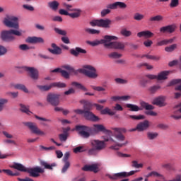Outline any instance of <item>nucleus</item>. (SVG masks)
I'll use <instances>...</instances> for the list:
<instances>
[{
	"label": "nucleus",
	"instance_id": "nucleus-8",
	"mask_svg": "<svg viewBox=\"0 0 181 181\" xmlns=\"http://www.w3.org/2000/svg\"><path fill=\"white\" fill-rule=\"evenodd\" d=\"M4 23L7 28H13V29L19 28L18 18L13 16H7L4 20Z\"/></svg>",
	"mask_w": 181,
	"mask_h": 181
},
{
	"label": "nucleus",
	"instance_id": "nucleus-9",
	"mask_svg": "<svg viewBox=\"0 0 181 181\" xmlns=\"http://www.w3.org/2000/svg\"><path fill=\"white\" fill-rule=\"evenodd\" d=\"M139 170H132L129 173L127 172H122L115 173L113 175H109V179H111V180H119V179H122V177H128V176H132V175H135V173H138Z\"/></svg>",
	"mask_w": 181,
	"mask_h": 181
},
{
	"label": "nucleus",
	"instance_id": "nucleus-5",
	"mask_svg": "<svg viewBox=\"0 0 181 181\" xmlns=\"http://www.w3.org/2000/svg\"><path fill=\"white\" fill-rule=\"evenodd\" d=\"M13 35L15 36H22V32L18 30H4L1 33V37L4 42H9L11 40H15V37Z\"/></svg>",
	"mask_w": 181,
	"mask_h": 181
},
{
	"label": "nucleus",
	"instance_id": "nucleus-18",
	"mask_svg": "<svg viewBox=\"0 0 181 181\" xmlns=\"http://www.w3.org/2000/svg\"><path fill=\"white\" fill-rule=\"evenodd\" d=\"M90 144H91V146H93V148H97L98 151H103V149L105 148V144L103 141L92 140Z\"/></svg>",
	"mask_w": 181,
	"mask_h": 181
},
{
	"label": "nucleus",
	"instance_id": "nucleus-7",
	"mask_svg": "<svg viewBox=\"0 0 181 181\" xmlns=\"http://www.w3.org/2000/svg\"><path fill=\"white\" fill-rule=\"evenodd\" d=\"M23 125L27 127L28 129H30V132H32V134H35V135H40V136H45V135H46V133L40 130L39 127H37V124H36V123L35 122H23Z\"/></svg>",
	"mask_w": 181,
	"mask_h": 181
},
{
	"label": "nucleus",
	"instance_id": "nucleus-28",
	"mask_svg": "<svg viewBox=\"0 0 181 181\" xmlns=\"http://www.w3.org/2000/svg\"><path fill=\"white\" fill-rule=\"evenodd\" d=\"M40 165L41 166H44L45 169H49V170H53V168H56V166H57V164H56V163H53L50 165L45 161H41Z\"/></svg>",
	"mask_w": 181,
	"mask_h": 181
},
{
	"label": "nucleus",
	"instance_id": "nucleus-19",
	"mask_svg": "<svg viewBox=\"0 0 181 181\" xmlns=\"http://www.w3.org/2000/svg\"><path fill=\"white\" fill-rule=\"evenodd\" d=\"M3 135L6 138V140H4L5 144H12L13 145H16V141L13 139V136L12 134L6 132V131H3L2 132Z\"/></svg>",
	"mask_w": 181,
	"mask_h": 181
},
{
	"label": "nucleus",
	"instance_id": "nucleus-60",
	"mask_svg": "<svg viewBox=\"0 0 181 181\" xmlns=\"http://www.w3.org/2000/svg\"><path fill=\"white\" fill-rule=\"evenodd\" d=\"M177 6H179V0H171L170 3V7L177 8Z\"/></svg>",
	"mask_w": 181,
	"mask_h": 181
},
{
	"label": "nucleus",
	"instance_id": "nucleus-57",
	"mask_svg": "<svg viewBox=\"0 0 181 181\" xmlns=\"http://www.w3.org/2000/svg\"><path fill=\"white\" fill-rule=\"evenodd\" d=\"M151 176H154L155 177H160L162 175L156 171H152L146 175V177H151Z\"/></svg>",
	"mask_w": 181,
	"mask_h": 181
},
{
	"label": "nucleus",
	"instance_id": "nucleus-51",
	"mask_svg": "<svg viewBox=\"0 0 181 181\" xmlns=\"http://www.w3.org/2000/svg\"><path fill=\"white\" fill-rule=\"evenodd\" d=\"M81 152H86V149H84V146H78L74 148V153H81Z\"/></svg>",
	"mask_w": 181,
	"mask_h": 181
},
{
	"label": "nucleus",
	"instance_id": "nucleus-64",
	"mask_svg": "<svg viewBox=\"0 0 181 181\" xmlns=\"http://www.w3.org/2000/svg\"><path fill=\"white\" fill-rule=\"evenodd\" d=\"M61 76L64 78H69L70 74L65 70L61 69Z\"/></svg>",
	"mask_w": 181,
	"mask_h": 181
},
{
	"label": "nucleus",
	"instance_id": "nucleus-47",
	"mask_svg": "<svg viewBox=\"0 0 181 181\" xmlns=\"http://www.w3.org/2000/svg\"><path fill=\"white\" fill-rule=\"evenodd\" d=\"M2 172L6 173V175H8V176H19V173H13L12 170H2Z\"/></svg>",
	"mask_w": 181,
	"mask_h": 181
},
{
	"label": "nucleus",
	"instance_id": "nucleus-46",
	"mask_svg": "<svg viewBox=\"0 0 181 181\" xmlns=\"http://www.w3.org/2000/svg\"><path fill=\"white\" fill-rule=\"evenodd\" d=\"M115 82L116 84H128V80L121 78H115Z\"/></svg>",
	"mask_w": 181,
	"mask_h": 181
},
{
	"label": "nucleus",
	"instance_id": "nucleus-63",
	"mask_svg": "<svg viewBox=\"0 0 181 181\" xmlns=\"http://www.w3.org/2000/svg\"><path fill=\"white\" fill-rule=\"evenodd\" d=\"M90 26H93V28L98 26L100 28V20H93L90 21Z\"/></svg>",
	"mask_w": 181,
	"mask_h": 181
},
{
	"label": "nucleus",
	"instance_id": "nucleus-59",
	"mask_svg": "<svg viewBox=\"0 0 181 181\" xmlns=\"http://www.w3.org/2000/svg\"><path fill=\"white\" fill-rule=\"evenodd\" d=\"M129 118H131L132 119H136V120H139V119H145V116L142 115H139L138 116L136 115H129Z\"/></svg>",
	"mask_w": 181,
	"mask_h": 181
},
{
	"label": "nucleus",
	"instance_id": "nucleus-52",
	"mask_svg": "<svg viewBox=\"0 0 181 181\" xmlns=\"http://www.w3.org/2000/svg\"><path fill=\"white\" fill-rule=\"evenodd\" d=\"M121 35H122V36H125L126 37H129V36L132 35V33L127 29H122L121 30Z\"/></svg>",
	"mask_w": 181,
	"mask_h": 181
},
{
	"label": "nucleus",
	"instance_id": "nucleus-25",
	"mask_svg": "<svg viewBox=\"0 0 181 181\" xmlns=\"http://www.w3.org/2000/svg\"><path fill=\"white\" fill-rule=\"evenodd\" d=\"M111 20L107 19H100L99 20V28H105V29L110 28V25L111 24Z\"/></svg>",
	"mask_w": 181,
	"mask_h": 181
},
{
	"label": "nucleus",
	"instance_id": "nucleus-53",
	"mask_svg": "<svg viewBox=\"0 0 181 181\" xmlns=\"http://www.w3.org/2000/svg\"><path fill=\"white\" fill-rule=\"evenodd\" d=\"M100 152L99 150L95 148V147L92 146L91 148H90L88 151V155H97Z\"/></svg>",
	"mask_w": 181,
	"mask_h": 181
},
{
	"label": "nucleus",
	"instance_id": "nucleus-43",
	"mask_svg": "<svg viewBox=\"0 0 181 181\" xmlns=\"http://www.w3.org/2000/svg\"><path fill=\"white\" fill-rule=\"evenodd\" d=\"M108 57H109L110 59H121V57H122V54H119V53L117 52H113L109 54H108Z\"/></svg>",
	"mask_w": 181,
	"mask_h": 181
},
{
	"label": "nucleus",
	"instance_id": "nucleus-42",
	"mask_svg": "<svg viewBox=\"0 0 181 181\" xmlns=\"http://www.w3.org/2000/svg\"><path fill=\"white\" fill-rule=\"evenodd\" d=\"M15 88L21 90V91H23L24 93H29V90H28V88L23 84H16L15 85Z\"/></svg>",
	"mask_w": 181,
	"mask_h": 181
},
{
	"label": "nucleus",
	"instance_id": "nucleus-4",
	"mask_svg": "<svg viewBox=\"0 0 181 181\" xmlns=\"http://www.w3.org/2000/svg\"><path fill=\"white\" fill-rule=\"evenodd\" d=\"M79 73L84 74L88 78L95 79L98 77V74H97V69L91 65H85L82 69L78 70Z\"/></svg>",
	"mask_w": 181,
	"mask_h": 181
},
{
	"label": "nucleus",
	"instance_id": "nucleus-12",
	"mask_svg": "<svg viewBox=\"0 0 181 181\" xmlns=\"http://www.w3.org/2000/svg\"><path fill=\"white\" fill-rule=\"evenodd\" d=\"M141 105L142 108H144L147 110L146 112H145L146 115H151V117H156V115H158V113L152 111V110L155 109V107H153V105H149L148 103L146 102H141Z\"/></svg>",
	"mask_w": 181,
	"mask_h": 181
},
{
	"label": "nucleus",
	"instance_id": "nucleus-44",
	"mask_svg": "<svg viewBox=\"0 0 181 181\" xmlns=\"http://www.w3.org/2000/svg\"><path fill=\"white\" fill-rule=\"evenodd\" d=\"M177 47V45L176 44H173L172 45H170L168 47H166L165 48V52H167L168 53H172V52H174L175 49Z\"/></svg>",
	"mask_w": 181,
	"mask_h": 181
},
{
	"label": "nucleus",
	"instance_id": "nucleus-24",
	"mask_svg": "<svg viewBox=\"0 0 181 181\" xmlns=\"http://www.w3.org/2000/svg\"><path fill=\"white\" fill-rule=\"evenodd\" d=\"M52 48H49L48 51L49 53H52V54H62V48L58 47L56 44L52 43L51 45Z\"/></svg>",
	"mask_w": 181,
	"mask_h": 181
},
{
	"label": "nucleus",
	"instance_id": "nucleus-17",
	"mask_svg": "<svg viewBox=\"0 0 181 181\" xmlns=\"http://www.w3.org/2000/svg\"><path fill=\"white\" fill-rule=\"evenodd\" d=\"M83 117L86 119L88 121H93V122H95L100 119L98 117L95 116L91 111H86L83 113Z\"/></svg>",
	"mask_w": 181,
	"mask_h": 181
},
{
	"label": "nucleus",
	"instance_id": "nucleus-56",
	"mask_svg": "<svg viewBox=\"0 0 181 181\" xmlns=\"http://www.w3.org/2000/svg\"><path fill=\"white\" fill-rule=\"evenodd\" d=\"M91 88L94 90L95 91L101 92V91H105V88L102 86H90Z\"/></svg>",
	"mask_w": 181,
	"mask_h": 181
},
{
	"label": "nucleus",
	"instance_id": "nucleus-49",
	"mask_svg": "<svg viewBox=\"0 0 181 181\" xmlns=\"http://www.w3.org/2000/svg\"><path fill=\"white\" fill-rule=\"evenodd\" d=\"M54 30L58 35H61L62 36H66V35H67V32H66V30H62L60 28H54Z\"/></svg>",
	"mask_w": 181,
	"mask_h": 181
},
{
	"label": "nucleus",
	"instance_id": "nucleus-54",
	"mask_svg": "<svg viewBox=\"0 0 181 181\" xmlns=\"http://www.w3.org/2000/svg\"><path fill=\"white\" fill-rule=\"evenodd\" d=\"M69 138V134H60L59 135V139L61 142H66Z\"/></svg>",
	"mask_w": 181,
	"mask_h": 181
},
{
	"label": "nucleus",
	"instance_id": "nucleus-31",
	"mask_svg": "<svg viewBox=\"0 0 181 181\" xmlns=\"http://www.w3.org/2000/svg\"><path fill=\"white\" fill-rule=\"evenodd\" d=\"M169 76V71H164L159 73L157 76V80H166Z\"/></svg>",
	"mask_w": 181,
	"mask_h": 181
},
{
	"label": "nucleus",
	"instance_id": "nucleus-61",
	"mask_svg": "<svg viewBox=\"0 0 181 181\" xmlns=\"http://www.w3.org/2000/svg\"><path fill=\"white\" fill-rule=\"evenodd\" d=\"M8 53V49H6V47L0 45V56H5Z\"/></svg>",
	"mask_w": 181,
	"mask_h": 181
},
{
	"label": "nucleus",
	"instance_id": "nucleus-30",
	"mask_svg": "<svg viewBox=\"0 0 181 181\" xmlns=\"http://www.w3.org/2000/svg\"><path fill=\"white\" fill-rule=\"evenodd\" d=\"M175 40V38H171L169 40H163L158 42H157V46H166V45H170L171 43H173Z\"/></svg>",
	"mask_w": 181,
	"mask_h": 181
},
{
	"label": "nucleus",
	"instance_id": "nucleus-20",
	"mask_svg": "<svg viewBox=\"0 0 181 181\" xmlns=\"http://www.w3.org/2000/svg\"><path fill=\"white\" fill-rule=\"evenodd\" d=\"M138 132H144L149 128V121L144 120V122H139L137 125Z\"/></svg>",
	"mask_w": 181,
	"mask_h": 181
},
{
	"label": "nucleus",
	"instance_id": "nucleus-6",
	"mask_svg": "<svg viewBox=\"0 0 181 181\" xmlns=\"http://www.w3.org/2000/svg\"><path fill=\"white\" fill-rule=\"evenodd\" d=\"M112 40H118V37L114 35H105L103 39L95 40V41H88L87 43L93 47L103 45L104 47H105L107 42H112Z\"/></svg>",
	"mask_w": 181,
	"mask_h": 181
},
{
	"label": "nucleus",
	"instance_id": "nucleus-29",
	"mask_svg": "<svg viewBox=\"0 0 181 181\" xmlns=\"http://www.w3.org/2000/svg\"><path fill=\"white\" fill-rule=\"evenodd\" d=\"M83 105V111L86 112V111H91L93 108V105L87 100L81 101Z\"/></svg>",
	"mask_w": 181,
	"mask_h": 181
},
{
	"label": "nucleus",
	"instance_id": "nucleus-37",
	"mask_svg": "<svg viewBox=\"0 0 181 181\" xmlns=\"http://www.w3.org/2000/svg\"><path fill=\"white\" fill-rule=\"evenodd\" d=\"M9 103V100L6 98H0V112H2L4 111V109L5 108V105Z\"/></svg>",
	"mask_w": 181,
	"mask_h": 181
},
{
	"label": "nucleus",
	"instance_id": "nucleus-1",
	"mask_svg": "<svg viewBox=\"0 0 181 181\" xmlns=\"http://www.w3.org/2000/svg\"><path fill=\"white\" fill-rule=\"evenodd\" d=\"M76 131L78 132L81 138H90V132H104L105 134H110L111 132L105 129L103 124H94L93 128L84 125H76L75 127Z\"/></svg>",
	"mask_w": 181,
	"mask_h": 181
},
{
	"label": "nucleus",
	"instance_id": "nucleus-16",
	"mask_svg": "<svg viewBox=\"0 0 181 181\" xmlns=\"http://www.w3.org/2000/svg\"><path fill=\"white\" fill-rule=\"evenodd\" d=\"M176 30V25L172 24L160 28V33H173Z\"/></svg>",
	"mask_w": 181,
	"mask_h": 181
},
{
	"label": "nucleus",
	"instance_id": "nucleus-58",
	"mask_svg": "<svg viewBox=\"0 0 181 181\" xmlns=\"http://www.w3.org/2000/svg\"><path fill=\"white\" fill-rule=\"evenodd\" d=\"M37 87L41 91H49L52 88V86H38Z\"/></svg>",
	"mask_w": 181,
	"mask_h": 181
},
{
	"label": "nucleus",
	"instance_id": "nucleus-34",
	"mask_svg": "<svg viewBox=\"0 0 181 181\" xmlns=\"http://www.w3.org/2000/svg\"><path fill=\"white\" fill-rule=\"evenodd\" d=\"M71 86H73L74 87H76V88H78L79 90H82V91H88V89H87L86 86H83L78 82L74 81L71 83Z\"/></svg>",
	"mask_w": 181,
	"mask_h": 181
},
{
	"label": "nucleus",
	"instance_id": "nucleus-55",
	"mask_svg": "<svg viewBox=\"0 0 181 181\" xmlns=\"http://www.w3.org/2000/svg\"><path fill=\"white\" fill-rule=\"evenodd\" d=\"M69 168H70V162H64V165L62 170V173H66Z\"/></svg>",
	"mask_w": 181,
	"mask_h": 181
},
{
	"label": "nucleus",
	"instance_id": "nucleus-39",
	"mask_svg": "<svg viewBox=\"0 0 181 181\" xmlns=\"http://www.w3.org/2000/svg\"><path fill=\"white\" fill-rule=\"evenodd\" d=\"M145 16L144 14H141L139 13H135L133 16V19L134 21H136L137 22H141V21H143L144 19Z\"/></svg>",
	"mask_w": 181,
	"mask_h": 181
},
{
	"label": "nucleus",
	"instance_id": "nucleus-41",
	"mask_svg": "<svg viewBox=\"0 0 181 181\" xmlns=\"http://www.w3.org/2000/svg\"><path fill=\"white\" fill-rule=\"evenodd\" d=\"M84 30L86 33H88V35H100L99 30H95L93 28H85Z\"/></svg>",
	"mask_w": 181,
	"mask_h": 181
},
{
	"label": "nucleus",
	"instance_id": "nucleus-45",
	"mask_svg": "<svg viewBox=\"0 0 181 181\" xmlns=\"http://www.w3.org/2000/svg\"><path fill=\"white\" fill-rule=\"evenodd\" d=\"M51 87H57V88H64L66 83L62 82H55L51 84Z\"/></svg>",
	"mask_w": 181,
	"mask_h": 181
},
{
	"label": "nucleus",
	"instance_id": "nucleus-38",
	"mask_svg": "<svg viewBox=\"0 0 181 181\" xmlns=\"http://www.w3.org/2000/svg\"><path fill=\"white\" fill-rule=\"evenodd\" d=\"M148 21L149 22H162V21H163V16L161 15H157L156 16L151 17Z\"/></svg>",
	"mask_w": 181,
	"mask_h": 181
},
{
	"label": "nucleus",
	"instance_id": "nucleus-13",
	"mask_svg": "<svg viewBox=\"0 0 181 181\" xmlns=\"http://www.w3.org/2000/svg\"><path fill=\"white\" fill-rule=\"evenodd\" d=\"M152 104L157 107H166V96L160 95L153 100Z\"/></svg>",
	"mask_w": 181,
	"mask_h": 181
},
{
	"label": "nucleus",
	"instance_id": "nucleus-48",
	"mask_svg": "<svg viewBox=\"0 0 181 181\" xmlns=\"http://www.w3.org/2000/svg\"><path fill=\"white\" fill-rule=\"evenodd\" d=\"M132 167L135 168V169H139L141 168H144V164L142 163H138V161L133 160L132 162Z\"/></svg>",
	"mask_w": 181,
	"mask_h": 181
},
{
	"label": "nucleus",
	"instance_id": "nucleus-32",
	"mask_svg": "<svg viewBox=\"0 0 181 181\" xmlns=\"http://www.w3.org/2000/svg\"><path fill=\"white\" fill-rule=\"evenodd\" d=\"M159 136V134L158 132H147V139L149 141H153V139H156Z\"/></svg>",
	"mask_w": 181,
	"mask_h": 181
},
{
	"label": "nucleus",
	"instance_id": "nucleus-10",
	"mask_svg": "<svg viewBox=\"0 0 181 181\" xmlns=\"http://www.w3.org/2000/svg\"><path fill=\"white\" fill-rule=\"evenodd\" d=\"M47 102L52 107H57L60 104V95L56 93H49L47 95Z\"/></svg>",
	"mask_w": 181,
	"mask_h": 181
},
{
	"label": "nucleus",
	"instance_id": "nucleus-35",
	"mask_svg": "<svg viewBox=\"0 0 181 181\" xmlns=\"http://www.w3.org/2000/svg\"><path fill=\"white\" fill-rule=\"evenodd\" d=\"M20 107V110L22 112H25V114H27V115H30L31 114H33L30 110H29V107H26V105L23 104H21Z\"/></svg>",
	"mask_w": 181,
	"mask_h": 181
},
{
	"label": "nucleus",
	"instance_id": "nucleus-36",
	"mask_svg": "<svg viewBox=\"0 0 181 181\" xmlns=\"http://www.w3.org/2000/svg\"><path fill=\"white\" fill-rule=\"evenodd\" d=\"M100 112L103 115H106L107 114V115H115V112L112 111L109 107H105V109L102 110Z\"/></svg>",
	"mask_w": 181,
	"mask_h": 181
},
{
	"label": "nucleus",
	"instance_id": "nucleus-14",
	"mask_svg": "<svg viewBox=\"0 0 181 181\" xmlns=\"http://www.w3.org/2000/svg\"><path fill=\"white\" fill-rule=\"evenodd\" d=\"M24 70L29 73L30 77H31L33 80H37L39 78V71L34 67L24 66Z\"/></svg>",
	"mask_w": 181,
	"mask_h": 181
},
{
	"label": "nucleus",
	"instance_id": "nucleus-21",
	"mask_svg": "<svg viewBox=\"0 0 181 181\" xmlns=\"http://www.w3.org/2000/svg\"><path fill=\"white\" fill-rule=\"evenodd\" d=\"M25 42L27 43H32V44H36V43H45V40L40 37H28Z\"/></svg>",
	"mask_w": 181,
	"mask_h": 181
},
{
	"label": "nucleus",
	"instance_id": "nucleus-33",
	"mask_svg": "<svg viewBox=\"0 0 181 181\" xmlns=\"http://www.w3.org/2000/svg\"><path fill=\"white\" fill-rule=\"evenodd\" d=\"M126 107H127V108H129V111H132V112H135L142 110V109L140 108L139 107H138V105H136L127 104Z\"/></svg>",
	"mask_w": 181,
	"mask_h": 181
},
{
	"label": "nucleus",
	"instance_id": "nucleus-11",
	"mask_svg": "<svg viewBox=\"0 0 181 181\" xmlns=\"http://www.w3.org/2000/svg\"><path fill=\"white\" fill-rule=\"evenodd\" d=\"M105 49H115L116 50H124L125 49V44L122 42H107V44H105Z\"/></svg>",
	"mask_w": 181,
	"mask_h": 181
},
{
	"label": "nucleus",
	"instance_id": "nucleus-3",
	"mask_svg": "<svg viewBox=\"0 0 181 181\" xmlns=\"http://www.w3.org/2000/svg\"><path fill=\"white\" fill-rule=\"evenodd\" d=\"M113 136H115L117 141H115L114 139H111L112 142H115V144H116L115 146H112L111 149L118 151L119 148H122V146H125V145L128 144V141L122 143L124 142V141H125V136H124L122 133H117V132H115Z\"/></svg>",
	"mask_w": 181,
	"mask_h": 181
},
{
	"label": "nucleus",
	"instance_id": "nucleus-2",
	"mask_svg": "<svg viewBox=\"0 0 181 181\" xmlns=\"http://www.w3.org/2000/svg\"><path fill=\"white\" fill-rule=\"evenodd\" d=\"M13 169H16L20 172H27L29 173L31 177H39L40 175L39 173H44L45 170L42 169L40 167H35L33 168H26L21 163H16L13 166H11Z\"/></svg>",
	"mask_w": 181,
	"mask_h": 181
},
{
	"label": "nucleus",
	"instance_id": "nucleus-15",
	"mask_svg": "<svg viewBox=\"0 0 181 181\" xmlns=\"http://www.w3.org/2000/svg\"><path fill=\"white\" fill-rule=\"evenodd\" d=\"M107 8L109 9H118V8L120 9H125V8H127V4L124 2L116 1L113 4H107Z\"/></svg>",
	"mask_w": 181,
	"mask_h": 181
},
{
	"label": "nucleus",
	"instance_id": "nucleus-50",
	"mask_svg": "<svg viewBox=\"0 0 181 181\" xmlns=\"http://www.w3.org/2000/svg\"><path fill=\"white\" fill-rule=\"evenodd\" d=\"M160 86L159 85L153 86L149 88V91L151 94H155V93H156L158 90H160Z\"/></svg>",
	"mask_w": 181,
	"mask_h": 181
},
{
	"label": "nucleus",
	"instance_id": "nucleus-27",
	"mask_svg": "<svg viewBox=\"0 0 181 181\" xmlns=\"http://www.w3.org/2000/svg\"><path fill=\"white\" fill-rule=\"evenodd\" d=\"M74 13H69V16L72 19H76V18H80L81 15V9L80 8H73Z\"/></svg>",
	"mask_w": 181,
	"mask_h": 181
},
{
	"label": "nucleus",
	"instance_id": "nucleus-26",
	"mask_svg": "<svg viewBox=\"0 0 181 181\" xmlns=\"http://www.w3.org/2000/svg\"><path fill=\"white\" fill-rule=\"evenodd\" d=\"M138 37H146L149 39L153 36V33L149 30L141 31L137 33Z\"/></svg>",
	"mask_w": 181,
	"mask_h": 181
},
{
	"label": "nucleus",
	"instance_id": "nucleus-40",
	"mask_svg": "<svg viewBox=\"0 0 181 181\" xmlns=\"http://www.w3.org/2000/svg\"><path fill=\"white\" fill-rule=\"evenodd\" d=\"M49 8H51V9H52V11H57V9H59V2H57V1H53L52 2H49L48 4Z\"/></svg>",
	"mask_w": 181,
	"mask_h": 181
},
{
	"label": "nucleus",
	"instance_id": "nucleus-62",
	"mask_svg": "<svg viewBox=\"0 0 181 181\" xmlns=\"http://www.w3.org/2000/svg\"><path fill=\"white\" fill-rule=\"evenodd\" d=\"M108 13H111V10H110V8H106V9H103L102 10L100 15L102 16V18H104V16H107V15H108Z\"/></svg>",
	"mask_w": 181,
	"mask_h": 181
},
{
	"label": "nucleus",
	"instance_id": "nucleus-22",
	"mask_svg": "<svg viewBox=\"0 0 181 181\" xmlns=\"http://www.w3.org/2000/svg\"><path fill=\"white\" fill-rule=\"evenodd\" d=\"M70 53L72 54V56H75V57H78V54H86L87 53V51L84 49H82L81 47H76L75 49H71Z\"/></svg>",
	"mask_w": 181,
	"mask_h": 181
},
{
	"label": "nucleus",
	"instance_id": "nucleus-23",
	"mask_svg": "<svg viewBox=\"0 0 181 181\" xmlns=\"http://www.w3.org/2000/svg\"><path fill=\"white\" fill-rule=\"evenodd\" d=\"M84 172H94V173H97L98 172V166L95 164L90 165H84L82 168Z\"/></svg>",
	"mask_w": 181,
	"mask_h": 181
}]
</instances>
